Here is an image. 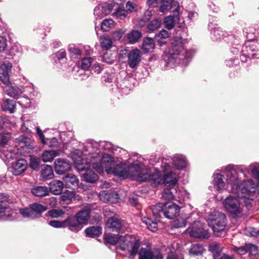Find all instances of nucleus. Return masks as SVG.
Instances as JSON below:
<instances>
[{
    "instance_id": "aec40b11",
    "label": "nucleus",
    "mask_w": 259,
    "mask_h": 259,
    "mask_svg": "<svg viewBox=\"0 0 259 259\" xmlns=\"http://www.w3.org/2000/svg\"><path fill=\"white\" fill-rule=\"evenodd\" d=\"M128 172V176H130L132 177H135L136 179L140 181L139 177L142 175H144L146 173V170L143 169L138 163H133L130 167H128L127 170Z\"/></svg>"
},
{
    "instance_id": "774afa93",
    "label": "nucleus",
    "mask_w": 259,
    "mask_h": 259,
    "mask_svg": "<svg viewBox=\"0 0 259 259\" xmlns=\"http://www.w3.org/2000/svg\"><path fill=\"white\" fill-rule=\"evenodd\" d=\"M125 8L127 9L126 11H127V12H133L136 11V5L134 3H133L131 1H128L126 3V4L125 5Z\"/></svg>"
},
{
    "instance_id": "603ef678",
    "label": "nucleus",
    "mask_w": 259,
    "mask_h": 259,
    "mask_svg": "<svg viewBox=\"0 0 259 259\" xmlns=\"http://www.w3.org/2000/svg\"><path fill=\"white\" fill-rule=\"evenodd\" d=\"M56 156L55 151L47 150L42 154L41 158L42 160L45 162H50L54 159Z\"/></svg>"
},
{
    "instance_id": "393cba45",
    "label": "nucleus",
    "mask_w": 259,
    "mask_h": 259,
    "mask_svg": "<svg viewBox=\"0 0 259 259\" xmlns=\"http://www.w3.org/2000/svg\"><path fill=\"white\" fill-rule=\"evenodd\" d=\"M126 235L121 236L119 235L108 234L104 238L105 242L112 245L119 244V247L120 249V245L124 243Z\"/></svg>"
},
{
    "instance_id": "69168bd1",
    "label": "nucleus",
    "mask_w": 259,
    "mask_h": 259,
    "mask_svg": "<svg viewBox=\"0 0 259 259\" xmlns=\"http://www.w3.org/2000/svg\"><path fill=\"white\" fill-rule=\"evenodd\" d=\"M7 47V40L6 37L0 36V52L5 51Z\"/></svg>"
},
{
    "instance_id": "de8ad7c7",
    "label": "nucleus",
    "mask_w": 259,
    "mask_h": 259,
    "mask_svg": "<svg viewBox=\"0 0 259 259\" xmlns=\"http://www.w3.org/2000/svg\"><path fill=\"white\" fill-rule=\"evenodd\" d=\"M127 14L128 12L126 10L122 8L118 7L113 13L112 16L115 18L123 20L126 17Z\"/></svg>"
},
{
    "instance_id": "49530a36",
    "label": "nucleus",
    "mask_w": 259,
    "mask_h": 259,
    "mask_svg": "<svg viewBox=\"0 0 259 259\" xmlns=\"http://www.w3.org/2000/svg\"><path fill=\"white\" fill-rule=\"evenodd\" d=\"M41 175L44 179H51L54 176L52 167L50 165H46L41 170Z\"/></svg>"
},
{
    "instance_id": "13d9d810",
    "label": "nucleus",
    "mask_w": 259,
    "mask_h": 259,
    "mask_svg": "<svg viewBox=\"0 0 259 259\" xmlns=\"http://www.w3.org/2000/svg\"><path fill=\"white\" fill-rule=\"evenodd\" d=\"M21 143L24 144V146L27 147L29 149H32L33 148V145L31 142V139L27 137L22 136L20 139Z\"/></svg>"
},
{
    "instance_id": "1a4fd4ad",
    "label": "nucleus",
    "mask_w": 259,
    "mask_h": 259,
    "mask_svg": "<svg viewBox=\"0 0 259 259\" xmlns=\"http://www.w3.org/2000/svg\"><path fill=\"white\" fill-rule=\"evenodd\" d=\"M140 247L139 240L136 239L132 240L129 235H126L124 243L120 245V249L122 251H128L132 256H135L136 254H139Z\"/></svg>"
},
{
    "instance_id": "473e14b6",
    "label": "nucleus",
    "mask_w": 259,
    "mask_h": 259,
    "mask_svg": "<svg viewBox=\"0 0 259 259\" xmlns=\"http://www.w3.org/2000/svg\"><path fill=\"white\" fill-rule=\"evenodd\" d=\"M113 8V5L112 4L105 3L101 6H96L94 9V14L98 15V11H101L103 14L107 15L110 14Z\"/></svg>"
},
{
    "instance_id": "f03ea898",
    "label": "nucleus",
    "mask_w": 259,
    "mask_h": 259,
    "mask_svg": "<svg viewBox=\"0 0 259 259\" xmlns=\"http://www.w3.org/2000/svg\"><path fill=\"white\" fill-rule=\"evenodd\" d=\"M181 32L180 28L174 30V33L178 35H174L168 60L169 63L181 64L186 66L193 57L195 51L192 49L185 50L184 39L181 36Z\"/></svg>"
},
{
    "instance_id": "5701e85b",
    "label": "nucleus",
    "mask_w": 259,
    "mask_h": 259,
    "mask_svg": "<svg viewBox=\"0 0 259 259\" xmlns=\"http://www.w3.org/2000/svg\"><path fill=\"white\" fill-rule=\"evenodd\" d=\"M214 185L217 187L219 191L226 190L228 188L229 182L223 175L220 174H215L213 176Z\"/></svg>"
},
{
    "instance_id": "8fccbe9b",
    "label": "nucleus",
    "mask_w": 259,
    "mask_h": 259,
    "mask_svg": "<svg viewBox=\"0 0 259 259\" xmlns=\"http://www.w3.org/2000/svg\"><path fill=\"white\" fill-rule=\"evenodd\" d=\"M68 51L71 58H78L81 54L80 50L73 44L68 46Z\"/></svg>"
},
{
    "instance_id": "f3484780",
    "label": "nucleus",
    "mask_w": 259,
    "mask_h": 259,
    "mask_svg": "<svg viewBox=\"0 0 259 259\" xmlns=\"http://www.w3.org/2000/svg\"><path fill=\"white\" fill-rule=\"evenodd\" d=\"M54 164L55 171L59 175H62L71 169V163L66 159L58 158L55 160Z\"/></svg>"
},
{
    "instance_id": "bb28decb",
    "label": "nucleus",
    "mask_w": 259,
    "mask_h": 259,
    "mask_svg": "<svg viewBox=\"0 0 259 259\" xmlns=\"http://www.w3.org/2000/svg\"><path fill=\"white\" fill-rule=\"evenodd\" d=\"M90 212V209H82L76 214L75 217L80 225L87 224L91 218Z\"/></svg>"
},
{
    "instance_id": "f8f14e48",
    "label": "nucleus",
    "mask_w": 259,
    "mask_h": 259,
    "mask_svg": "<svg viewBox=\"0 0 259 259\" xmlns=\"http://www.w3.org/2000/svg\"><path fill=\"white\" fill-rule=\"evenodd\" d=\"M98 144L94 142L93 140H90L85 143L82 148V152L84 155L88 156V159L89 160L88 162H91L92 159H100V154L97 152L98 149Z\"/></svg>"
},
{
    "instance_id": "e2e57ef3",
    "label": "nucleus",
    "mask_w": 259,
    "mask_h": 259,
    "mask_svg": "<svg viewBox=\"0 0 259 259\" xmlns=\"http://www.w3.org/2000/svg\"><path fill=\"white\" fill-rule=\"evenodd\" d=\"M58 140L56 138H53L51 139H46V143L44 144H47L50 147H56L58 146Z\"/></svg>"
},
{
    "instance_id": "864d4df0",
    "label": "nucleus",
    "mask_w": 259,
    "mask_h": 259,
    "mask_svg": "<svg viewBox=\"0 0 259 259\" xmlns=\"http://www.w3.org/2000/svg\"><path fill=\"white\" fill-rule=\"evenodd\" d=\"M174 197V196L171 191V188L165 189L161 193V198L167 201H170L169 200L172 199Z\"/></svg>"
},
{
    "instance_id": "5fc2aeb1",
    "label": "nucleus",
    "mask_w": 259,
    "mask_h": 259,
    "mask_svg": "<svg viewBox=\"0 0 259 259\" xmlns=\"http://www.w3.org/2000/svg\"><path fill=\"white\" fill-rule=\"evenodd\" d=\"M175 2L169 0H162L161 5L159 7V11L163 13L168 9L170 10V8L172 6L173 3Z\"/></svg>"
},
{
    "instance_id": "ea45409f",
    "label": "nucleus",
    "mask_w": 259,
    "mask_h": 259,
    "mask_svg": "<svg viewBox=\"0 0 259 259\" xmlns=\"http://www.w3.org/2000/svg\"><path fill=\"white\" fill-rule=\"evenodd\" d=\"M162 24V20L160 18H156L150 22L147 25V31L151 33L156 29L159 28Z\"/></svg>"
},
{
    "instance_id": "72a5a7b5",
    "label": "nucleus",
    "mask_w": 259,
    "mask_h": 259,
    "mask_svg": "<svg viewBox=\"0 0 259 259\" xmlns=\"http://www.w3.org/2000/svg\"><path fill=\"white\" fill-rule=\"evenodd\" d=\"M102 229L100 226H92L85 230L86 235L91 238L99 236L102 234Z\"/></svg>"
},
{
    "instance_id": "412c9836",
    "label": "nucleus",
    "mask_w": 259,
    "mask_h": 259,
    "mask_svg": "<svg viewBox=\"0 0 259 259\" xmlns=\"http://www.w3.org/2000/svg\"><path fill=\"white\" fill-rule=\"evenodd\" d=\"M226 33L220 27H218L212 31L210 37L214 41L221 40L222 39H224L225 41H227L234 38V36L232 35H230L228 36H226Z\"/></svg>"
},
{
    "instance_id": "dca6fc26",
    "label": "nucleus",
    "mask_w": 259,
    "mask_h": 259,
    "mask_svg": "<svg viewBox=\"0 0 259 259\" xmlns=\"http://www.w3.org/2000/svg\"><path fill=\"white\" fill-rule=\"evenodd\" d=\"M142 53L138 49L131 51L127 54V62L129 67L134 69L139 66L142 59Z\"/></svg>"
},
{
    "instance_id": "2eb2a0df",
    "label": "nucleus",
    "mask_w": 259,
    "mask_h": 259,
    "mask_svg": "<svg viewBox=\"0 0 259 259\" xmlns=\"http://www.w3.org/2000/svg\"><path fill=\"white\" fill-rule=\"evenodd\" d=\"M12 68V64L8 61H4L0 63V79L6 84L9 82Z\"/></svg>"
},
{
    "instance_id": "9b49d317",
    "label": "nucleus",
    "mask_w": 259,
    "mask_h": 259,
    "mask_svg": "<svg viewBox=\"0 0 259 259\" xmlns=\"http://www.w3.org/2000/svg\"><path fill=\"white\" fill-rule=\"evenodd\" d=\"M139 178L140 182H150L153 187H156L163 183V176L158 170L154 173H150L149 170L147 169L145 174L141 175Z\"/></svg>"
},
{
    "instance_id": "e433bc0d",
    "label": "nucleus",
    "mask_w": 259,
    "mask_h": 259,
    "mask_svg": "<svg viewBox=\"0 0 259 259\" xmlns=\"http://www.w3.org/2000/svg\"><path fill=\"white\" fill-rule=\"evenodd\" d=\"M104 195L105 197V199L103 200L104 201L115 203L120 199L119 195L116 192L106 193L105 192H101L99 195L100 199L102 200V197Z\"/></svg>"
},
{
    "instance_id": "6ab92c4d",
    "label": "nucleus",
    "mask_w": 259,
    "mask_h": 259,
    "mask_svg": "<svg viewBox=\"0 0 259 259\" xmlns=\"http://www.w3.org/2000/svg\"><path fill=\"white\" fill-rule=\"evenodd\" d=\"M65 228L68 227L72 231L77 232L81 230V226L75 216H70L64 220Z\"/></svg>"
},
{
    "instance_id": "7ed1b4c3",
    "label": "nucleus",
    "mask_w": 259,
    "mask_h": 259,
    "mask_svg": "<svg viewBox=\"0 0 259 259\" xmlns=\"http://www.w3.org/2000/svg\"><path fill=\"white\" fill-rule=\"evenodd\" d=\"M180 209L179 205L172 201L159 202L151 207L153 215L158 221L163 217L169 220L174 219L179 214Z\"/></svg>"
},
{
    "instance_id": "09e8293b",
    "label": "nucleus",
    "mask_w": 259,
    "mask_h": 259,
    "mask_svg": "<svg viewBox=\"0 0 259 259\" xmlns=\"http://www.w3.org/2000/svg\"><path fill=\"white\" fill-rule=\"evenodd\" d=\"M204 249L203 246L200 244H194L191 245L189 252L191 254L199 255L202 254Z\"/></svg>"
},
{
    "instance_id": "bf43d9fd",
    "label": "nucleus",
    "mask_w": 259,
    "mask_h": 259,
    "mask_svg": "<svg viewBox=\"0 0 259 259\" xmlns=\"http://www.w3.org/2000/svg\"><path fill=\"white\" fill-rule=\"evenodd\" d=\"M251 165H250L249 166L247 167L245 165H239L238 167V169L243 173L245 177L247 176V175L249 174L250 171L251 172V169L254 167Z\"/></svg>"
},
{
    "instance_id": "f704fd0d",
    "label": "nucleus",
    "mask_w": 259,
    "mask_h": 259,
    "mask_svg": "<svg viewBox=\"0 0 259 259\" xmlns=\"http://www.w3.org/2000/svg\"><path fill=\"white\" fill-rule=\"evenodd\" d=\"M172 160L175 167L178 169H182L187 165L186 158L183 156H175L172 158Z\"/></svg>"
},
{
    "instance_id": "a18cd8bd",
    "label": "nucleus",
    "mask_w": 259,
    "mask_h": 259,
    "mask_svg": "<svg viewBox=\"0 0 259 259\" xmlns=\"http://www.w3.org/2000/svg\"><path fill=\"white\" fill-rule=\"evenodd\" d=\"M169 36V33L167 31L164 29L160 30L158 33L155 35V39L160 46L165 44V41L162 40V39H166Z\"/></svg>"
},
{
    "instance_id": "052dcab7",
    "label": "nucleus",
    "mask_w": 259,
    "mask_h": 259,
    "mask_svg": "<svg viewBox=\"0 0 259 259\" xmlns=\"http://www.w3.org/2000/svg\"><path fill=\"white\" fill-rule=\"evenodd\" d=\"M49 224L53 227L54 228H65L64 226V221H51L49 222Z\"/></svg>"
},
{
    "instance_id": "b1692460",
    "label": "nucleus",
    "mask_w": 259,
    "mask_h": 259,
    "mask_svg": "<svg viewBox=\"0 0 259 259\" xmlns=\"http://www.w3.org/2000/svg\"><path fill=\"white\" fill-rule=\"evenodd\" d=\"M27 166V161L23 159L17 160L13 165L12 172L15 176H18L24 172Z\"/></svg>"
},
{
    "instance_id": "37998d69",
    "label": "nucleus",
    "mask_w": 259,
    "mask_h": 259,
    "mask_svg": "<svg viewBox=\"0 0 259 259\" xmlns=\"http://www.w3.org/2000/svg\"><path fill=\"white\" fill-rule=\"evenodd\" d=\"M249 251L252 254H255L257 252L256 247L254 245H250L249 246L242 247L238 249L237 252L239 254H245L247 252Z\"/></svg>"
},
{
    "instance_id": "4d7b16f0",
    "label": "nucleus",
    "mask_w": 259,
    "mask_h": 259,
    "mask_svg": "<svg viewBox=\"0 0 259 259\" xmlns=\"http://www.w3.org/2000/svg\"><path fill=\"white\" fill-rule=\"evenodd\" d=\"M93 60L91 57L83 58L81 60V67L84 70H87L91 66Z\"/></svg>"
},
{
    "instance_id": "0e129e2a",
    "label": "nucleus",
    "mask_w": 259,
    "mask_h": 259,
    "mask_svg": "<svg viewBox=\"0 0 259 259\" xmlns=\"http://www.w3.org/2000/svg\"><path fill=\"white\" fill-rule=\"evenodd\" d=\"M48 213L50 217L56 218L61 217L63 214L62 210L57 209L51 210L49 211Z\"/></svg>"
},
{
    "instance_id": "338daca9",
    "label": "nucleus",
    "mask_w": 259,
    "mask_h": 259,
    "mask_svg": "<svg viewBox=\"0 0 259 259\" xmlns=\"http://www.w3.org/2000/svg\"><path fill=\"white\" fill-rule=\"evenodd\" d=\"M98 146L105 150H110L112 148V144L109 142H101Z\"/></svg>"
},
{
    "instance_id": "f257e3e1",
    "label": "nucleus",
    "mask_w": 259,
    "mask_h": 259,
    "mask_svg": "<svg viewBox=\"0 0 259 259\" xmlns=\"http://www.w3.org/2000/svg\"><path fill=\"white\" fill-rule=\"evenodd\" d=\"M238 197L229 195L224 201V207L228 212L232 214H240L242 212L239 197L253 200L258 194L256 185L252 180L244 181L238 191Z\"/></svg>"
},
{
    "instance_id": "423d86ee",
    "label": "nucleus",
    "mask_w": 259,
    "mask_h": 259,
    "mask_svg": "<svg viewBox=\"0 0 259 259\" xmlns=\"http://www.w3.org/2000/svg\"><path fill=\"white\" fill-rule=\"evenodd\" d=\"M92 167L99 173L103 172L104 168L106 171L107 169L111 168L114 165V158L108 154H104L102 156L100 154V159L91 160Z\"/></svg>"
},
{
    "instance_id": "7c9ffc66",
    "label": "nucleus",
    "mask_w": 259,
    "mask_h": 259,
    "mask_svg": "<svg viewBox=\"0 0 259 259\" xmlns=\"http://www.w3.org/2000/svg\"><path fill=\"white\" fill-rule=\"evenodd\" d=\"M227 181L232 182L235 185L237 184L238 175L236 170L233 168V165H228L227 167Z\"/></svg>"
},
{
    "instance_id": "6e6552de",
    "label": "nucleus",
    "mask_w": 259,
    "mask_h": 259,
    "mask_svg": "<svg viewBox=\"0 0 259 259\" xmlns=\"http://www.w3.org/2000/svg\"><path fill=\"white\" fill-rule=\"evenodd\" d=\"M82 161V159L80 162L76 163V168L80 172L85 171V172L82 174L84 181L88 183H95L98 179V176L89 168L92 166L91 162H87L84 165Z\"/></svg>"
},
{
    "instance_id": "c9c22d12",
    "label": "nucleus",
    "mask_w": 259,
    "mask_h": 259,
    "mask_svg": "<svg viewBox=\"0 0 259 259\" xmlns=\"http://www.w3.org/2000/svg\"><path fill=\"white\" fill-rule=\"evenodd\" d=\"M32 194L36 197H43L49 194L48 188L46 186H36L33 187L31 191Z\"/></svg>"
},
{
    "instance_id": "ddd939ff",
    "label": "nucleus",
    "mask_w": 259,
    "mask_h": 259,
    "mask_svg": "<svg viewBox=\"0 0 259 259\" xmlns=\"http://www.w3.org/2000/svg\"><path fill=\"white\" fill-rule=\"evenodd\" d=\"M139 259H163V256L158 249L142 247L139 251Z\"/></svg>"
},
{
    "instance_id": "58836bf2",
    "label": "nucleus",
    "mask_w": 259,
    "mask_h": 259,
    "mask_svg": "<svg viewBox=\"0 0 259 259\" xmlns=\"http://www.w3.org/2000/svg\"><path fill=\"white\" fill-rule=\"evenodd\" d=\"M101 48L105 50L110 49L112 46V41L107 35H103L100 39Z\"/></svg>"
},
{
    "instance_id": "39448f33",
    "label": "nucleus",
    "mask_w": 259,
    "mask_h": 259,
    "mask_svg": "<svg viewBox=\"0 0 259 259\" xmlns=\"http://www.w3.org/2000/svg\"><path fill=\"white\" fill-rule=\"evenodd\" d=\"M207 223L215 233L221 232L226 226V215L222 212H213L208 218Z\"/></svg>"
},
{
    "instance_id": "4be33fe9",
    "label": "nucleus",
    "mask_w": 259,
    "mask_h": 259,
    "mask_svg": "<svg viewBox=\"0 0 259 259\" xmlns=\"http://www.w3.org/2000/svg\"><path fill=\"white\" fill-rule=\"evenodd\" d=\"M106 171L108 174L113 173L114 175L126 178L128 177V172L125 165L122 163L116 164L115 166H112L110 169H107Z\"/></svg>"
},
{
    "instance_id": "c85d7f7f",
    "label": "nucleus",
    "mask_w": 259,
    "mask_h": 259,
    "mask_svg": "<svg viewBox=\"0 0 259 259\" xmlns=\"http://www.w3.org/2000/svg\"><path fill=\"white\" fill-rule=\"evenodd\" d=\"M64 182L68 187H76L78 186L79 180L77 177L72 174H67L63 178Z\"/></svg>"
},
{
    "instance_id": "3c124183",
    "label": "nucleus",
    "mask_w": 259,
    "mask_h": 259,
    "mask_svg": "<svg viewBox=\"0 0 259 259\" xmlns=\"http://www.w3.org/2000/svg\"><path fill=\"white\" fill-rule=\"evenodd\" d=\"M114 26V22L111 19H106L101 23V28L104 31H108Z\"/></svg>"
},
{
    "instance_id": "2f4dec72",
    "label": "nucleus",
    "mask_w": 259,
    "mask_h": 259,
    "mask_svg": "<svg viewBox=\"0 0 259 259\" xmlns=\"http://www.w3.org/2000/svg\"><path fill=\"white\" fill-rule=\"evenodd\" d=\"M2 108L4 111H8L13 113L16 109V102L9 99H6L2 104Z\"/></svg>"
},
{
    "instance_id": "9d476101",
    "label": "nucleus",
    "mask_w": 259,
    "mask_h": 259,
    "mask_svg": "<svg viewBox=\"0 0 259 259\" xmlns=\"http://www.w3.org/2000/svg\"><path fill=\"white\" fill-rule=\"evenodd\" d=\"M179 8L180 6L178 2L174 3L170 8V11L173 14L166 17L164 20L165 27L167 29H172L174 27L175 23L176 21H180Z\"/></svg>"
},
{
    "instance_id": "6e6d98bb",
    "label": "nucleus",
    "mask_w": 259,
    "mask_h": 259,
    "mask_svg": "<svg viewBox=\"0 0 259 259\" xmlns=\"http://www.w3.org/2000/svg\"><path fill=\"white\" fill-rule=\"evenodd\" d=\"M40 160L35 157H30L29 166L33 170H38L39 168Z\"/></svg>"
},
{
    "instance_id": "4468645a",
    "label": "nucleus",
    "mask_w": 259,
    "mask_h": 259,
    "mask_svg": "<svg viewBox=\"0 0 259 259\" xmlns=\"http://www.w3.org/2000/svg\"><path fill=\"white\" fill-rule=\"evenodd\" d=\"M189 230V235L194 238L205 239L209 238L210 236L207 230L204 229L203 225L199 222H195Z\"/></svg>"
},
{
    "instance_id": "680f3d73",
    "label": "nucleus",
    "mask_w": 259,
    "mask_h": 259,
    "mask_svg": "<svg viewBox=\"0 0 259 259\" xmlns=\"http://www.w3.org/2000/svg\"><path fill=\"white\" fill-rule=\"evenodd\" d=\"M255 31V28L252 27H246L243 30V32L247 37H249L248 35H250V37L254 36Z\"/></svg>"
},
{
    "instance_id": "20e7f679",
    "label": "nucleus",
    "mask_w": 259,
    "mask_h": 259,
    "mask_svg": "<svg viewBox=\"0 0 259 259\" xmlns=\"http://www.w3.org/2000/svg\"><path fill=\"white\" fill-rule=\"evenodd\" d=\"M240 60L246 62L248 59L259 58V39L257 40H248L242 47Z\"/></svg>"
},
{
    "instance_id": "a19ab883",
    "label": "nucleus",
    "mask_w": 259,
    "mask_h": 259,
    "mask_svg": "<svg viewBox=\"0 0 259 259\" xmlns=\"http://www.w3.org/2000/svg\"><path fill=\"white\" fill-rule=\"evenodd\" d=\"M142 221L151 231L155 232L157 231L158 226L156 222L152 221L151 219L146 217L142 218Z\"/></svg>"
},
{
    "instance_id": "a878e982",
    "label": "nucleus",
    "mask_w": 259,
    "mask_h": 259,
    "mask_svg": "<svg viewBox=\"0 0 259 259\" xmlns=\"http://www.w3.org/2000/svg\"><path fill=\"white\" fill-rule=\"evenodd\" d=\"M64 188L63 182L59 180H54L49 184L50 191L55 195H59L62 193Z\"/></svg>"
},
{
    "instance_id": "a211bd4d",
    "label": "nucleus",
    "mask_w": 259,
    "mask_h": 259,
    "mask_svg": "<svg viewBox=\"0 0 259 259\" xmlns=\"http://www.w3.org/2000/svg\"><path fill=\"white\" fill-rule=\"evenodd\" d=\"M124 221L118 218L112 216L108 218L106 226L113 232H119L122 229Z\"/></svg>"
},
{
    "instance_id": "c03bdc74",
    "label": "nucleus",
    "mask_w": 259,
    "mask_h": 259,
    "mask_svg": "<svg viewBox=\"0 0 259 259\" xmlns=\"http://www.w3.org/2000/svg\"><path fill=\"white\" fill-rule=\"evenodd\" d=\"M75 196V193L73 191L66 190L60 196L61 200L66 203H69L72 201Z\"/></svg>"
},
{
    "instance_id": "4c0bfd02",
    "label": "nucleus",
    "mask_w": 259,
    "mask_h": 259,
    "mask_svg": "<svg viewBox=\"0 0 259 259\" xmlns=\"http://www.w3.org/2000/svg\"><path fill=\"white\" fill-rule=\"evenodd\" d=\"M178 182L176 174L170 171L163 177V183L174 185Z\"/></svg>"
},
{
    "instance_id": "c756f323",
    "label": "nucleus",
    "mask_w": 259,
    "mask_h": 259,
    "mask_svg": "<svg viewBox=\"0 0 259 259\" xmlns=\"http://www.w3.org/2000/svg\"><path fill=\"white\" fill-rule=\"evenodd\" d=\"M155 48V42L153 38L150 37L145 38L143 39L142 49L144 53H147L152 52Z\"/></svg>"
},
{
    "instance_id": "cd10ccee",
    "label": "nucleus",
    "mask_w": 259,
    "mask_h": 259,
    "mask_svg": "<svg viewBox=\"0 0 259 259\" xmlns=\"http://www.w3.org/2000/svg\"><path fill=\"white\" fill-rule=\"evenodd\" d=\"M5 91L8 96L15 99H18L22 94V90L16 86L7 85Z\"/></svg>"
},
{
    "instance_id": "0eeeda50",
    "label": "nucleus",
    "mask_w": 259,
    "mask_h": 259,
    "mask_svg": "<svg viewBox=\"0 0 259 259\" xmlns=\"http://www.w3.org/2000/svg\"><path fill=\"white\" fill-rule=\"evenodd\" d=\"M47 209V207L38 203H33L29 208L20 209V214L24 218L34 219L39 218L42 212Z\"/></svg>"
},
{
    "instance_id": "79ce46f5",
    "label": "nucleus",
    "mask_w": 259,
    "mask_h": 259,
    "mask_svg": "<svg viewBox=\"0 0 259 259\" xmlns=\"http://www.w3.org/2000/svg\"><path fill=\"white\" fill-rule=\"evenodd\" d=\"M142 36V33L137 30H133L127 35V38L129 42L133 44L138 41L139 38Z\"/></svg>"
}]
</instances>
